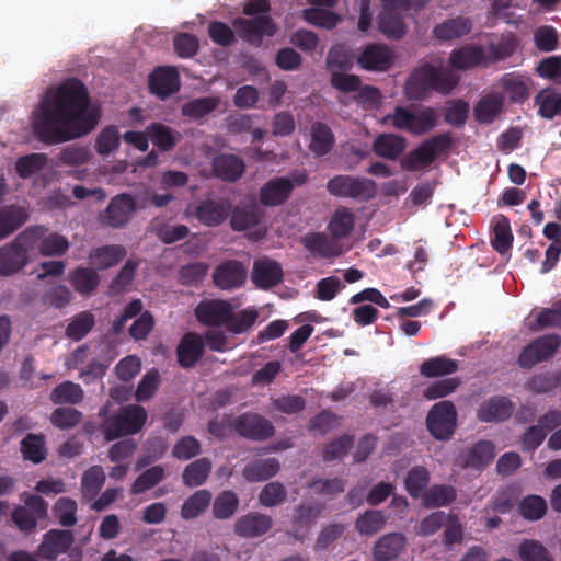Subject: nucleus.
<instances>
[{"instance_id":"nucleus-1","label":"nucleus","mask_w":561,"mask_h":561,"mask_svg":"<svg viewBox=\"0 0 561 561\" xmlns=\"http://www.w3.org/2000/svg\"><path fill=\"white\" fill-rule=\"evenodd\" d=\"M87 87L77 78L48 88L32 113V130L45 145H58L80 138L98 125L99 113L90 110Z\"/></svg>"},{"instance_id":"nucleus-2","label":"nucleus","mask_w":561,"mask_h":561,"mask_svg":"<svg viewBox=\"0 0 561 561\" xmlns=\"http://www.w3.org/2000/svg\"><path fill=\"white\" fill-rule=\"evenodd\" d=\"M459 77L450 69L423 64L415 68L404 84V94L409 100H426L432 91L449 94L458 84Z\"/></svg>"},{"instance_id":"nucleus-3","label":"nucleus","mask_w":561,"mask_h":561,"mask_svg":"<svg viewBox=\"0 0 561 561\" xmlns=\"http://www.w3.org/2000/svg\"><path fill=\"white\" fill-rule=\"evenodd\" d=\"M101 419V431L107 442L139 433L148 417L147 411L139 404L121 407L108 414V404L103 405L98 413Z\"/></svg>"},{"instance_id":"nucleus-4","label":"nucleus","mask_w":561,"mask_h":561,"mask_svg":"<svg viewBox=\"0 0 561 561\" xmlns=\"http://www.w3.org/2000/svg\"><path fill=\"white\" fill-rule=\"evenodd\" d=\"M45 232L43 226L26 228L10 243L0 248V276H10L22 271L30 262L28 253Z\"/></svg>"},{"instance_id":"nucleus-5","label":"nucleus","mask_w":561,"mask_h":561,"mask_svg":"<svg viewBox=\"0 0 561 561\" xmlns=\"http://www.w3.org/2000/svg\"><path fill=\"white\" fill-rule=\"evenodd\" d=\"M327 190L332 196L367 202L375 197L377 185L367 178L340 174L328 181Z\"/></svg>"},{"instance_id":"nucleus-6","label":"nucleus","mask_w":561,"mask_h":561,"mask_svg":"<svg viewBox=\"0 0 561 561\" xmlns=\"http://www.w3.org/2000/svg\"><path fill=\"white\" fill-rule=\"evenodd\" d=\"M308 181L305 171H296L289 176H280L270 180L260 190L261 203L265 206H278L285 203L295 187L304 185Z\"/></svg>"},{"instance_id":"nucleus-7","label":"nucleus","mask_w":561,"mask_h":561,"mask_svg":"<svg viewBox=\"0 0 561 561\" xmlns=\"http://www.w3.org/2000/svg\"><path fill=\"white\" fill-rule=\"evenodd\" d=\"M232 26L243 42L255 47L262 45L264 37H273L278 31L277 24L270 15L236 18Z\"/></svg>"},{"instance_id":"nucleus-8","label":"nucleus","mask_w":561,"mask_h":561,"mask_svg":"<svg viewBox=\"0 0 561 561\" xmlns=\"http://www.w3.org/2000/svg\"><path fill=\"white\" fill-rule=\"evenodd\" d=\"M457 426V410L451 401L444 400L435 403L427 416L426 427L431 435L438 440H448Z\"/></svg>"},{"instance_id":"nucleus-9","label":"nucleus","mask_w":561,"mask_h":561,"mask_svg":"<svg viewBox=\"0 0 561 561\" xmlns=\"http://www.w3.org/2000/svg\"><path fill=\"white\" fill-rule=\"evenodd\" d=\"M561 337L558 334H546L527 344L518 356V365L530 369L536 364L550 359L559 346Z\"/></svg>"},{"instance_id":"nucleus-10","label":"nucleus","mask_w":561,"mask_h":561,"mask_svg":"<svg viewBox=\"0 0 561 561\" xmlns=\"http://www.w3.org/2000/svg\"><path fill=\"white\" fill-rule=\"evenodd\" d=\"M233 432L253 442L267 440L275 434L271 421L257 413H242L232 421Z\"/></svg>"},{"instance_id":"nucleus-11","label":"nucleus","mask_w":561,"mask_h":561,"mask_svg":"<svg viewBox=\"0 0 561 561\" xmlns=\"http://www.w3.org/2000/svg\"><path fill=\"white\" fill-rule=\"evenodd\" d=\"M233 306L224 299H203L195 308L197 321L206 327L227 325L232 316Z\"/></svg>"},{"instance_id":"nucleus-12","label":"nucleus","mask_w":561,"mask_h":561,"mask_svg":"<svg viewBox=\"0 0 561 561\" xmlns=\"http://www.w3.org/2000/svg\"><path fill=\"white\" fill-rule=\"evenodd\" d=\"M273 518L260 512L240 516L233 525V533L240 538L254 539L265 536L273 527Z\"/></svg>"},{"instance_id":"nucleus-13","label":"nucleus","mask_w":561,"mask_h":561,"mask_svg":"<svg viewBox=\"0 0 561 561\" xmlns=\"http://www.w3.org/2000/svg\"><path fill=\"white\" fill-rule=\"evenodd\" d=\"M136 209L134 197L130 194L122 193L110 201L103 218L110 227L122 228L129 222Z\"/></svg>"},{"instance_id":"nucleus-14","label":"nucleus","mask_w":561,"mask_h":561,"mask_svg":"<svg viewBox=\"0 0 561 561\" xmlns=\"http://www.w3.org/2000/svg\"><path fill=\"white\" fill-rule=\"evenodd\" d=\"M247 279L244 265L237 260H228L220 263L213 272V280L216 287L224 290H232L241 287Z\"/></svg>"},{"instance_id":"nucleus-15","label":"nucleus","mask_w":561,"mask_h":561,"mask_svg":"<svg viewBox=\"0 0 561 561\" xmlns=\"http://www.w3.org/2000/svg\"><path fill=\"white\" fill-rule=\"evenodd\" d=\"M231 213L228 199H204L194 209L195 218L206 227H217L225 222Z\"/></svg>"},{"instance_id":"nucleus-16","label":"nucleus","mask_w":561,"mask_h":561,"mask_svg":"<svg viewBox=\"0 0 561 561\" xmlns=\"http://www.w3.org/2000/svg\"><path fill=\"white\" fill-rule=\"evenodd\" d=\"M513 401L505 396H493L484 400L477 410V419L483 423H500L514 413Z\"/></svg>"},{"instance_id":"nucleus-17","label":"nucleus","mask_w":561,"mask_h":561,"mask_svg":"<svg viewBox=\"0 0 561 561\" xmlns=\"http://www.w3.org/2000/svg\"><path fill=\"white\" fill-rule=\"evenodd\" d=\"M323 508L320 503L299 504L294 511L291 530L288 534L296 540L304 541L311 524L319 518Z\"/></svg>"},{"instance_id":"nucleus-18","label":"nucleus","mask_w":561,"mask_h":561,"mask_svg":"<svg viewBox=\"0 0 561 561\" xmlns=\"http://www.w3.org/2000/svg\"><path fill=\"white\" fill-rule=\"evenodd\" d=\"M358 65L366 70L385 71L393 62L391 49L383 44H368L358 56Z\"/></svg>"},{"instance_id":"nucleus-19","label":"nucleus","mask_w":561,"mask_h":561,"mask_svg":"<svg viewBox=\"0 0 561 561\" xmlns=\"http://www.w3.org/2000/svg\"><path fill=\"white\" fill-rule=\"evenodd\" d=\"M73 542V535L66 529H50L44 535L37 553L46 560H55L59 554L67 552Z\"/></svg>"},{"instance_id":"nucleus-20","label":"nucleus","mask_w":561,"mask_h":561,"mask_svg":"<svg viewBox=\"0 0 561 561\" xmlns=\"http://www.w3.org/2000/svg\"><path fill=\"white\" fill-rule=\"evenodd\" d=\"M205 343L203 336L195 332L185 333L176 347V357L182 368H191L204 356Z\"/></svg>"},{"instance_id":"nucleus-21","label":"nucleus","mask_w":561,"mask_h":561,"mask_svg":"<svg viewBox=\"0 0 561 561\" xmlns=\"http://www.w3.org/2000/svg\"><path fill=\"white\" fill-rule=\"evenodd\" d=\"M150 91L162 100L180 90V76L174 67H159L149 77Z\"/></svg>"},{"instance_id":"nucleus-22","label":"nucleus","mask_w":561,"mask_h":561,"mask_svg":"<svg viewBox=\"0 0 561 561\" xmlns=\"http://www.w3.org/2000/svg\"><path fill=\"white\" fill-rule=\"evenodd\" d=\"M251 279L257 288L270 289L283 280L282 266L268 257L255 260Z\"/></svg>"},{"instance_id":"nucleus-23","label":"nucleus","mask_w":561,"mask_h":561,"mask_svg":"<svg viewBox=\"0 0 561 561\" xmlns=\"http://www.w3.org/2000/svg\"><path fill=\"white\" fill-rule=\"evenodd\" d=\"M486 50L479 44H467L454 49L449 56V64L458 70H467L478 66H486Z\"/></svg>"},{"instance_id":"nucleus-24","label":"nucleus","mask_w":561,"mask_h":561,"mask_svg":"<svg viewBox=\"0 0 561 561\" xmlns=\"http://www.w3.org/2000/svg\"><path fill=\"white\" fill-rule=\"evenodd\" d=\"M211 170L216 178L226 182H236L244 174L245 163L236 154L220 153L213 159Z\"/></svg>"},{"instance_id":"nucleus-25","label":"nucleus","mask_w":561,"mask_h":561,"mask_svg":"<svg viewBox=\"0 0 561 561\" xmlns=\"http://www.w3.org/2000/svg\"><path fill=\"white\" fill-rule=\"evenodd\" d=\"M505 98L500 92L483 95L473 106L474 119L484 125L492 124L503 112Z\"/></svg>"},{"instance_id":"nucleus-26","label":"nucleus","mask_w":561,"mask_h":561,"mask_svg":"<svg viewBox=\"0 0 561 561\" xmlns=\"http://www.w3.org/2000/svg\"><path fill=\"white\" fill-rule=\"evenodd\" d=\"M302 245L313 255L332 259L340 255L336 242L323 232H308L301 238Z\"/></svg>"},{"instance_id":"nucleus-27","label":"nucleus","mask_w":561,"mask_h":561,"mask_svg":"<svg viewBox=\"0 0 561 561\" xmlns=\"http://www.w3.org/2000/svg\"><path fill=\"white\" fill-rule=\"evenodd\" d=\"M68 280L81 296H91L100 285L101 277L91 267L78 266L69 272Z\"/></svg>"},{"instance_id":"nucleus-28","label":"nucleus","mask_w":561,"mask_h":561,"mask_svg":"<svg viewBox=\"0 0 561 561\" xmlns=\"http://www.w3.org/2000/svg\"><path fill=\"white\" fill-rule=\"evenodd\" d=\"M495 457V446L491 440L481 439L473 444L466 454L461 456L465 467L477 470L483 469Z\"/></svg>"},{"instance_id":"nucleus-29","label":"nucleus","mask_w":561,"mask_h":561,"mask_svg":"<svg viewBox=\"0 0 561 561\" xmlns=\"http://www.w3.org/2000/svg\"><path fill=\"white\" fill-rule=\"evenodd\" d=\"M405 547V537L399 533L387 534L378 539L374 547V558L377 561L397 559Z\"/></svg>"},{"instance_id":"nucleus-30","label":"nucleus","mask_w":561,"mask_h":561,"mask_svg":"<svg viewBox=\"0 0 561 561\" xmlns=\"http://www.w3.org/2000/svg\"><path fill=\"white\" fill-rule=\"evenodd\" d=\"M230 226L234 231H244L261 222L262 214L254 203L238 205L230 213Z\"/></svg>"},{"instance_id":"nucleus-31","label":"nucleus","mask_w":561,"mask_h":561,"mask_svg":"<svg viewBox=\"0 0 561 561\" xmlns=\"http://www.w3.org/2000/svg\"><path fill=\"white\" fill-rule=\"evenodd\" d=\"M280 463L276 458L256 459L249 462L242 470L248 482L265 481L278 473Z\"/></svg>"},{"instance_id":"nucleus-32","label":"nucleus","mask_w":561,"mask_h":561,"mask_svg":"<svg viewBox=\"0 0 561 561\" xmlns=\"http://www.w3.org/2000/svg\"><path fill=\"white\" fill-rule=\"evenodd\" d=\"M471 28L472 23L469 18L457 16L437 24L434 27L433 33L435 37L440 41H451L469 34Z\"/></svg>"},{"instance_id":"nucleus-33","label":"nucleus","mask_w":561,"mask_h":561,"mask_svg":"<svg viewBox=\"0 0 561 561\" xmlns=\"http://www.w3.org/2000/svg\"><path fill=\"white\" fill-rule=\"evenodd\" d=\"M126 255V249L121 244L99 247L90 252L89 259L99 270L117 265Z\"/></svg>"},{"instance_id":"nucleus-34","label":"nucleus","mask_w":561,"mask_h":561,"mask_svg":"<svg viewBox=\"0 0 561 561\" xmlns=\"http://www.w3.org/2000/svg\"><path fill=\"white\" fill-rule=\"evenodd\" d=\"M405 149V139L394 134H381L373 144V151L381 158L394 160Z\"/></svg>"},{"instance_id":"nucleus-35","label":"nucleus","mask_w":561,"mask_h":561,"mask_svg":"<svg viewBox=\"0 0 561 561\" xmlns=\"http://www.w3.org/2000/svg\"><path fill=\"white\" fill-rule=\"evenodd\" d=\"M457 499V490L450 484H433L422 495L425 507L436 508L450 505Z\"/></svg>"},{"instance_id":"nucleus-36","label":"nucleus","mask_w":561,"mask_h":561,"mask_svg":"<svg viewBox=\"0 0 561 561\" xmlns=\"http://www.w3.org/2000/svg\"><path fill=\"white\" fill-rule=\"evenodd\" d=\"M219 104L217 96L196 98L181 106V114L191 121H198L213 113Z\"/></svg>"},{"instance_id":"nucleus-37","label":"nucleus","mask_w":561,"mask_h":561,"mask_svg":"<svg viewBox=\"0 0 561 561\" xmlns=\"http://www.w3.org/2000/svg\"><path fill=\"white\" fill-rule=\"evenodd\" d=\"M459 368L458 362L446 357L436 356L424 360L420 365V374L425 378H437L451 375Z\"/></svg>"},{"instance_id":"nucleus-38","label":"nucleus","mask_w":561,"mask_h":561,"mask_svg":"<svg viewBox=\"0 0 561 561\" xmlns=\"http://www.w3.org/2000/svg\"><path fill=\"white\" fill-rule=\"evenodd\" d=\"M211 500L213 494L209 490L203 489L195 491L182 504L181 517L185 520L198 517L208 508Z\"/></svg>"},{"instance_id":"nucleus-39","label":"nucleus","mask_w":561,"mask_h":561,"mask_svg":"<svg viewBox=\"0 0 561 561\" xmlns=\"http://www.w3.org/2000/svg\"><path fill=\"white\" fill-rule=\"evenodd\" d=\"M240 500L232 490L220 492L213 501L211 513L216 519H230L238 511Z\"/></svg>"},{"instance_id":"nucleus-40","label":"nucleus","mask_w":561,"mask_h":561,"mask_svg":"<svg viewBox=\"0 0 561 561\" xmlns=\"http://www.w3.org/2000/svg\"><path fill=\"white\" fill-rule=\"evenodd\" d=\"M334 146V136L324 123H316L311 130L310 150L316 157L328 154Z\"/></svg>"},{"instance_id":"nucleus-41","label":"nucleus","mask_w":561,"mask_h":561,"mask_svg":"<svg viewBox=\"0 0 561 561\" xmlns=\"http://www.w3.org/2000/svg\"><path fill=\"white\" fill-rule=\"evenodd\" d=\"M211 471V461L208 458H199L186 466L182 473L183 484L196 488L204 484Z\"/></svg>"},{"instance_id":"nucleus-42","label":"nucleus","mask_w":561,"mask_h":561,"mask_svg":"<svg viewBox=\"0 0 561 561\" xmlns=\"http://www.w3.org/2000/svg\"><path fill=\"white\" fill-rule=\"evenodd\" d=\"M493 249L500 253L505 254L513 244V233L510 226V220L504 215H497L494 218L493 238L491 240Z\"/></svg>"},{"instance_id":"nucleus-43","label":"nucleus","mask_w":561,"mask_h":561,"mask_svg":"<svg viewBox=\"0 0 561 561\" xmlns=\"http://www.w3.org/2000/svg\"><path fill=\"white\" fill-rule=\"evenodd\" d=\"M378 28L387 38L392 39H400L407 33L403 19L386 9L378 15Z\"/></svg>"},{"instance_id":"nucleus-44","label":"nucleus","mask_w":561,"mask_h":561,"mask_svg":"<svg viewBox=\"0 0 561 561\" xmlns=\"http://www.w3.org/2000/svg\"><path fill=\"white\" fill-rule=\"evenodd\" d=\"M105 472L99 465L87 469L81 478V492L88 501L93 500L101 491L105 482Z\"/></svg>"},{"instance_id":"nucleus-45","label":"nucleus","mask_w":561,"mask_h":561,"mask_svg":"<svg viewBox=\"0 0 561 561\" xmlns=\"http://www.w3.org/2000/svg\"><path fill=\"white\" fill-rule=\"evenodd\" d=\"M21 453L24 459L33 463L37 465L43 462L47 456L44 436L41 434H27L21 440Z\"/></svg>"},{"instance_id":"nucleus-46","label":"nucleus","mask_w":561,"mask_h":561,"mask_svg":"<svg viewBox=\"0 0 561 561\" xmlns=\"http://www.w3.org/2000/svg\"><path fill=\"white\" fill-rule=\"evenodd\" d=\"M354 224V215L346 208H340L333 213L328 224V230L334 239H342L352 232Z\"/></svg>"},{"instance_id":"nucleus-47","label":"nucleus","mask_w":561,"mask_h":561,"mask_svg":"<svg viewBox=\"0 0 561 561\" xmlns=\"http://www.w3.org/2000/svg\"><path fill=\"white\" fill-rule=\"evenodd\" d=\"M83 389L80 385L72 381H64L59 383L50 393V400L55 404H78L83 400Z\"/></svg>"},{"instance_id":"nucleus-48","label":"nucleus","mask_w":561,"mask_h":561,"mask_svg":"<svg viewBox=\"0 0 561 561\" xmlns=\"http://www.w3.org/2000/svg\"><path fill=\"white\" fill-rule=\"evenodd\" d=\"M43 236L37 240L35 248H38L41 255L43 256H61L69 249V241L65 236L59 233H49L48 236Z\"/></svg>"},{"instance_id":"nucleus-49","label":"nucleus","mask_w":561,"mask_h":561,"mask_svg":"<svg viewBox=\"0 0 561 561\" xmlns=\"http://www.w3.org/2000/svg\"><path fill=\"white\" fill-rule=\"evenodd\" d=\"M547 502L540 495H526L518 503L520 516L530 522L541 519L547 513Z\"/></svg>"},{"instance_id":"nucleus-50","label":"nucleus","mask_w":561,"mask_h":561,"mask_svg":"<svg viewBox=\"0 0 561 561\" xmlns=\"http://www.w3.org/2000/svg\"><path fill=\"white\" fill-rule=\"evenodd\" d=\"M517 48V41L513 35L503 36L493 41L486 51V66L511 57Z\"/></svg>"},{"instance_id":"nucleus-51","label":"nucleus","mask_w":561,"mask_h":561,"mask_svg":"<svg viewBox=\"0 0 561 561\" xmlns=\"http://www.w3.org/2000/svg\"><path fill=\"white\" fill-rule=\"evenodd\" d=\"M26 220L24 211L19 207L0 209V240L18 230Z\"/></svg>"},{"instance_id":"nucleus-52","label":"nucleus","mask_w":561,"mask_h":561,"mask_svg":"<svg viewBox=\"0 0 561 561\" xmlns=\"http://www.w3.org/2000/svg\"><path fill=\"white\" fill-rule=\"evenodd\" d=\"M48 162L45 153H30L22 156L15 161V172L21 179H28L43 170Z\"/></svg>"},{"instance_id":"nucleus-53","label":"nucleus","mask_w":561,"mask_h":561,"mask_svg":"<svg viewBox=\"0 0 561 561\" xmlns=\"http://www.w3.org/2000/svg\"><path fill=\"white\" fill-rule=\"evenodd\" d=\"M430 472L425 467H413L407 474L404 485L407 492L413 497L417 499L423 495L430 482Z\"/></svg>"},{"instance_id":"nucleus-54","label":"nucleus","mask_w":561,"mask_h":561,"mask_svg":"<svg viewBox=\"0 0 561 561\" xmlns=\"http://www.w3.org/2000/svg\"><path fill=\"white\" fill-rule=\"evenodd\" d=\"M385 524L386 517L381 511L368 510L357 517L355 528L363 536H371L380 531Z\"/></svg>"},{"instance_id":"nucleus-55","label":"nucleus","mask_w":561,"mask_h":561,"mask_svg":"<svg viewBox=\"0 0 561 561\" xmlns=\"http://www.w3.org/2000/svg\"><path fill=\"white\" fill-rule=\"evenodd\" d=\"M150 140L162 151H170L176 145L174 131L161 123H152L147 127Z\"/></svg>"},{"instance_id":"nucleus-56","label":"nucleus","mask_w":561,"mask_h":561,"mask_svg":"<svg viewBox=\"0 0 561 561\" xmlns=\"http://www.w3.org/2000/svg\"><path fill=\"white\" fill-rule=\"evenodd\" d=\"M95 318L90 311L76 314L66 328V335L73 341H81L92 330Z\"/></svg>"},{"instance_id":"nucleus-57","label":"nucleus","mask_w":561,"mask_h":561,"mask_svg":"<svg viewBox=\"0 0 561 561\" xmlns=\"http://www.w3.org/2000/svg\"><path fill=\"white\" fill-rule=\"evenodd\" d=\"M435 160L436 157L424 140L402 160V168L407 171H416L432 164Z\"/></svg>"},{"instance_id":"nucleus-58","label":"nucleus","mask_w":561,"mask_h":561,"mask_svg":"<svg viewBox=\"0 0 561 561\" xmlns=\"http://www.w3.org/2000/svg\"><path fill=\"white\" fill-rule=\"evenodd\" d=\"M435 160L436 157L424 140L402 160V168L407 171H416L432 164Z\"/></svg>"},{"instance_id":"nucleus-59","label":"nucleus","mask_w":561,"mask_h":561,"mask_svg":"<svg viewBox=\"0 0 561 561\" xmlns=\"http://www.w3.org/2000/svg\"><path fill=\"white\" fill-rule=\"evenodd\" d=\"M164 469L160 465L153 466L140 473L131 485L133 494H141L164 479Z\"/></svg>"},{"instance_id":"nucleus-60","label":"nucleus","mask_w":561,"mask_h":561,"mask_svg":"<svg viewBox=\"0 0 561 561\" xmlns=\"http://www.w3.org/2000/svg\"><path fill=\"white\" fill-rule=\"evenodd\" d=\"M302 18L308 23L324 27L327 30L334 28L341 21L339 14L321 8H308L302 11Z\"/></svg>"},{"instance_id":"nucleus-61","label":"nucleus","mask_w":561,"mask_h":561,"mask_svg":"<svg viewBox=\"0 0 561 561\" xmlns=\"http://www.w3.org/2000/svg\"><path fill=\"white\" fill-rule=\"evenodd\" d=\"M522 561H553L548 549L538 540L524 539L518 547Z\"/></svg>"},{"instance_id":"nucleus-62","label":"nucleus","mask_w":561,"mask_h":561,"mask_svg":"<svg viewBox=\"0 0 561 561\" xmlns=\"http://www.w3.org/2000/svg\"><path fill=\"white\" fill-rule=\"evenodd\" d=\"M259 312L255 309H244L238 313L232 310L231 319L227 322V330L233 334H241L250 330L255 323Z\"/></svg>"},{"instance_id":"nucleus-63","label":"nucleus","mask_w":561,"mask_h":561,"mask_svg":"<svg viewBox=\"0 0 561 561\" xmlns=\"http://www.w3.org/2000/svg\"><path fill=\"white\" fill-rule=\"evenodd\" d=\"M501 85L515 103H524L528 98V88L520 77L506 73L501 79Z\"/></svg>"},{"instance_id":"nucleus-64","label":"nucleus","mask_w":561,"mask_h":561,"mask_svg":"<svg viewBox=\"0 0 561 561\" xmlns=\"http://www.w3.org/2000/svg\"><path fill=\"white\" fill-rule=\"evenodd\" d=\"M561 383V374L540 373L534 375L527 381V388L536 394L547 393L552 391Z\"/></svg>"}]
</instances>
